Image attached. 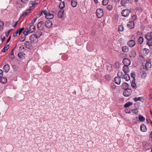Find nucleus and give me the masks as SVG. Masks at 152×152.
I'll return each instance as SVG.
<instances>
[{
    "instance_id": "338daca9",
    "label": "nucleus",
    "mask_w": 152,
    "mask_h": 152,
    "mask_svg": "<svg viewBox=\"0 0 152 152\" xmlns=\"http://www.w3.org/2000/svg\"><path fill=\"white\" fill-rule=\"evenodd\" d=\"M52 12H53L56 13L57 12V10H56V9L54 8L52 9Z\"/></svg>"
},
{
    "instance_id": "9b49d317",
    "label": "nucleus",
    "mask_w": 152,
    "mask_h": 152,
    "mask_svg": "<svg viewBox=\"0 0 152 152\" xmlns=\"http://www.w3.org/2000/svg\"><path fill=\"white\" fill-rule=\"evenodd\" d=\"M45 25L47 28H49L52 27L53 23L51 20H48L45 22Z\"/></svg>"
},
{
    "instance_id": "c9c22d12",
    "label": "nucleus",
    "mask_w": 152,
    "mask_h": 152,
    "mask_svg": "<svg viewBox=\"0 0 152 152\" xmlns=\"http://www.w3.org/2000/svg\"><path fill=\"white\" fill-rule=\"evenodd\" d=\"M24 29V28L23 27L21 28H19V29L17 30V31H18L19 35H20V34L23 31Z\"/></svg>"
},
{
    "instance_id": "6ab92c4d",
    "label": "nucleus",
    "mask_w": 152,
    "mask_h": 152,
    "mask_svg": "<svg viewBox=\"0 0 152 152\" xmlns=\"http://www.w3.org/2000/svg\"><path fill=\"white\" fill-rule=\"evenodd\" d=\"M141 131L143 132H146L147 131V128L146 126L144 124H142L140 127Z\"/></svg>"
},
{
    "instance_id": "ea45409f",
    "label": "nucleus",
    "mask_w": 152,
    "mask_h": 152,
    "mask_svg": "<svg viewBox=\"0 0 152 152\" xmlns=\"http://www.w3.org/2000/svg\"><path fill=\"white\" fill-rule=\"evenodd\" d=\"M105 78L108 81H109L111 80V77L110 75H105Z\"/></svg>"
},
{
    "instance_id": "39448f33",
    "label": "nucleus",
    "mask_w": 152,
    "mask_h": 152,
    "mask_svg": "<svg viewBox=\"0 0 152 152\" xmlns=\"http://www.w3.org/2000/svg\"><path fill=\"white\" fill-rule=\"evenodd\" d=\"M132 93V89L131 88H128L124 90L123 93V95L125 96L128 97Z\"/></svg>"
},
{
    "instance_id": "423d86ee",
    "label": "nucleus",
    "mask_w": 152,
    "mask_h": 152,
    "mask_svg": "<svg viewBox=\"0 0 152 152\" xmlns=\"http://www.w3.org/2000/svg\"><path fill=\"white\" fill-rule=\"evenodd\" d=\"M151 60L150 59H148V60H147L145 64V69L147 70H148L149 68H150L151 66ZM143 69H144L145 68V66L143 65Z\"/></svg>"
},
{
    "instance_id": "a18cd8bd",
    "label": "nucleus",
    "mask_w": 152,
    "mask_h": 152,
    "mask_svg": "<svg viewBox=\"0 0 152 152\" xmlns=\"http://www.w3.org/2000/svg\"><path fill=\"white\" fill-rule=\"evenodd\" d=\"M16 4L17 5V7L19 8H22L23 7V5L19 2H17Z\"/></svg>"
},
{
    "instance_id": "a878e982",
    "label": "nucleus",
    "mask_w": 152,
    "mask_h": 152,
    "mask_svg": "<svg viewBox=\"0 0 152 152\" xmlns=\"http://www.w3.org/2000/svg\"><path fill=\"white\" fill-rule=\"evenodd\" d=\"M122 88L124 89H126L129 88V85L126 83H123L121 85Z\"/></svg>"
},
{
    "instance_id": "412c9836",
    "label": "nucleus",
    "mask_w": 152,
    "mask_h": 152,
    "mask_svg": "<svg viewBox=\"0 0 152 152\" xmlns=\"http://www.w3.org/2000/svg\"><path fill=\"white\" fill-rule=\"evenodd\" d=\"M7 79L5 77L2 76L0 77V82L2 83L5 84L7 82Z\"/></svg>"
},
{
    "instance_id": "e433bc0d",
    "label": "nucleus",
    "mask_w": 152,
    "mask_h": 152,
    "mask_svg": "<svg viewBox=\"0 0 152 152\" xmlns=\"http://www.w3.org/2000/svg\"><path fill=\"white\" fill-rule=\"evenodd\" d=\"M65 7L64 2V1L61 2L59 5V8L61 9H62Z\"/></svg>"
},
{
    "instance_id": "4468645a",
    "label": "nucleus",
    "mask_w": 152,
    "mask_h": 152,
    "mask_svg": "<svg viewBox=\"0 0 152 152\" xmlns=\"http://www.w3.org/2000/svg\"><path fill=\"white\" fill-rule=\"evenodd\" d=\"M114 81L116 84L118 85H119L121 82V77L118 76L115 77Z\"/></svg>"
},
{
    "instance_id": "6e6d98bb",
    "label": "nucleus",
    "mask_w": 152,
    "mask_h": 152,
    "mask_svg": "<svg viewBox=\"0 0 152 152\" xmlns=\"http://www.w3.org/2000/svg\"><path fill=\"white\" fill-rule=\"evenodd\" d=\"M24 4H27L29 0H20Z\"/></svg>"
},
{
    "instance_id": "a211bd4d",
    "label": "nucleus",
    "mask_w": 152,
    "mask_h": 152,
    "mask_svg": "<svg viewBox=\"0 0 152 152\" xmlns=\"http://www.w3.org/2000/svg\"><path fill=\"white\" fill-rule=\"evenodd\" d=\"M25 54L22 52H20L18 54L19 58L21 60H23L25 58Z\"/></svg>"
},
{
    "instance_id": "2eb2a0df",
    "label": "nucleus",
    "mask_w": 152,
    "mask_h": 152,
    "mask_svg": "<svg viewBox=\"0 0 152 152\" xmlns=\"http://www.w3.org/2000/svg\"><path fill=\"white\" fill-rule=\"evenodd\" d=\"M127 25V26L129 27L130 29L133 28L134 27V22L132 20L129 21L128 22Z\"/></svg>"
},
{
    "instance_id": "4d7b16f0",
    "label": "nucleus",
    "mask_w": 152,
    "mask_h": 152,
    "mask_svg": "<svg viewBox=\"0 0 152 152\" xmlns=\"http://www.w3.org/2000/svg\"><path fill=\"white\" fill-rule=\"evenodd\" d=\"M37 17H36L35 18H34L33 20L31 21V23L32 24H33L36 21L37 19Z\"/></svg>"
},
{
    "instance_id": "79ce46f5",
    "label": "nucleus",
    "mask_w": 152,
    "mask_h": 152,
    "mask_svg": "<svg viewBox=\"0 0 152 152\" xmlns=\"http://www.w3.org/2000/svg\"><path fill=\"white\" fill-rule=\"evenodd\" d=\"M4 26V22L0 20V30H2Z\"/></svg>"
},
{
    "instance_id": "4c0bfd02",
    "label": "nucleus",
    "mask_w": 152,
    "mask_h": 152,
    "mask_svg": "<svg viewBox=\"0 0 152 152\" xmlns=\"http://www.w3.org/2000/svg\"><path fill=\"white\" fill-rule=\"evenodd\" d=\"M29 33H30V32L29 31L27 28L25 30L23 33L25 36L27 35Z\"/></svg>"
},
{
    "instance_id": "f704fd0d",
    "label": "nucleus",
    "mask_w": 152,
    "mask_h": 152,
    "mask_svg": "<svg viewBox=\"0 0 152 152\" xmlns=\"http://www.w3.org/2000/svg\"><path fill=\"white\" fill-rule=\"evenodd\" d=\"M139 119L140 121H143L145 120V118L143 116L141 115H139L138 116Z\"/></svg>"
},
{
    "instance_id": "c756f323",
    "label": "nucleus",
    "mask_w": 152,
    "mask_h": 152,
    "mask_svg": "<svg viewBox=\"0 0 152 152\" xmlns=\"http://www.w3.org/2000/svg\"><path fill=\"white\" fill-rule=\"evenodd\" d=\"M9 45H6L4 48L2 50V52H5L6 50H7L9 48Z\"/></svg>"
},
{
    "instance_id": "603ef678",
    "label": "nucleus",
    "mask_w": 152,
    "mask_h": 152,
    "mask_svg": "<svg viewBox=\"0 0 152 152\" xmlns=\"http://www.w3.org/2000/svg\"><path fill=\"white\" fill-rule=\"evenodd\" d=\"M131 84V86L134 89H136L137 88V86L136 85V84L135 83H132Z\"/></svg>"
},
{
    "instance_id": "f3484780",
    "label": "nucleus",
    "mask_w": 152,
    "mask_h": 152,
    "mask_svg": "<svg viewBox=\"0 0 152 152\" xmlns=\"http://www.w3.org/2000/svg\"><path fill=\"white\" fill-rule=\"evenodd\" d=\"M10 69V66L8 64H6L3 67V71L7 73L8 72Z\"/></svg>"
},
{
    "instance_id": "dca6fc26",
    "label": "nucleus",
    "mask_w": 152,
    "mask_h": 152,
    "mask_svg": "<svg viewBox=\"0 0 152 152\" xmlns=\"http://www.w3.org/2000/svg\"><path fill=\"white\" fill-rule=\"evenodd\" d=\"M122 70L125 73H128L130 71L129 66H124L123 67Z\"/></svg>"
},
{
    "instance_id": "f257e3e1",
    "label": "nucleus",
    "mask_w": 152,
    "mask_h": 152,
    "mask_svg": "<svg viewBox=\"0 0 152 152\" xmlns=\"http://www.w3.org/2000/svg\"><path fill=\"white\" fill-rule=\"evenodd\" d=\"M145 38L147 40V44L149 46H152V32L148 33L145 36Z\"/></svg>"
},
{
    "instance_id": "aec40b11",
    "label": "nucleus",
    "mask_w": 152,
    "mask_h": 152,
    "mask_svg": "<svg viewBox=\"0 0 152 152\" xmlns=\"http://www.w3.org/2000/svg\"><path fill=\"white\" fill-rule=\"evenodd\" d=\"M64 15V10H60L58 14V16L59 18H62Z\"/></svg>"
},
{
    "instance_id": "c85d7f7f",
    "label": "nucleus",
    "mask_w": 152,
    "mask_h": 152,
    "mask_svg": "<svg viewBox=\"0 0 152 152\" xmlns=\"http://www.w3.org/2000/svg\"><path fill=\"white\" fill-rule=\"evenodd\" d=\"M129 3L126 0H122L121 1V5L124 7H125L126 5V4Z\"/></svg>"
},
{
    "instance_id": "8fccbe9b",
    "label": "nucleus",
    "mask_w": 152,
    "mask_h": 152,
    "mask_svg": "<svg viewBox=\"0 0 152 152\" xmlns=\"http://www.w3.org/2000/svg\"><path fill=\"white\" fill-rule=\"evenodd\" d=\"M134 101L135 102H137L138 101H140L141 100V97H135L133 99Z\"/></svg>"
},
{
    "instance_id": "c03bdc74",
    "label": "nucleus",
    "mask_w": 152,
    "mask_h": 152,
    "mask_svg": "<svg viewBox=\"0 0 152 152\" xmlns=\"http://www.w3.org/2000/svg\"><path fill=\"white\" fill-rule=\"evenodd\" d=\"M110 87L113 90L115 89L116 88V86L114 83H111L110 85Z\"/></svg>"
},
{
    "instance_id": "7ed1b4c3",
    "label": "nucleus",
    "mask_w": 152,
    "mask_h": 152,
    "mask_svg": "<svg viewBox=\"0 0 152 152\" xmlns=\"http://www.w3.org/2000/svg\"><path fill=\"white\" fill-rule=\"evenodd\" d=\"M38 38L36 34H33L30 36L29 39L31 42L36 43L38 41Z\"/></svg>"
},
{
    "instance_id": "052dcab7",
    "label": "nucleus",
    "mask_w": 152,
    "mask_h": 152,
    "mask_svg": "<svg viewBox=\"0 0 152 152\" xmlns=\"http://www.w3.org/2000/svg\"><path fill=\"white\" fill-rule=\"evenodd\" d=\"M132 111L133 113H134L135 114H137L138 113V111L136 109H132Z\"/></svg>"
},
{
    "instance_id": "49530a36",
    "label": "nucleus",
    "mask_w": 152,
    "mask_h": 152,
    "mask_svg": "<svg viewBox=\"0 0 152 152\" xmlns=\"http://www.w3.org/2000/svg\"><path fill=\"white\" fill-rule=\"evenodd\" d=\"M114 65L116 69H118L120 67V64L119 62H116L114 64Z\"/></svg>"
},
{
    "instance_id": "5fc2aeb1",
    "label": "nucleus",
    "mask_w": 152,
    "mask_h": 152,
    "mask_svg": "<svg viewBox=\"0 0 152 152\" xmlns=\"http://www.w3.org/2000/svg\"><path fill=\"white\" fill-rule=\"evenodd\" d=\"M147 76V74L146 73H143L141 75V78L142 79H145Z\"/></svg>"
},
{
    "instance_id": "6e6552de",
    "label": "nucleus",
    "mask_w": 152,
    "mask_h": 152,
    "mask_svg": "<svg viewBox=\"0 0 152 152\" xmlns=\"http://www.w3.org/2000/svg\"><path fill=\"white\" fill-rule=\"evenodd\" d=\"M130 11L128 9L124 10L121 12V14L124 17H127L130 13Z\"/></svg>"
},
{
    "instance_id": "37998d69",
    "label": "nucleus",
    "mask_w": 152,
    "mask_h": 152,
    "mask_svg": "<svg viewBox=\"0 0 152 152\" xmlns=\"http://www.w3.org/2000/svg\"><path fill=\"white\" fill-rule=\"evenodd\" d=\"M118 30L119 31L122 32L124 30V27L123 26L120 25L118 27Z\"/></svg>"
},
{
    "instance_id": "13d9d810",
    "label": "nucleus",
    "mask_w": 152,
    "mask_h": 152,
    "mask_svg": "<svg viewBox=\"0 0 152 152\" xmlns=\"http://www.w3.org/2000/svg\"><path fill=\"white\" fill-rule=\"evenodd\" d=\"M46 11V10H42L41 11L39 12V16H40L41 15H42L43 14V13H44V12H45V11Z\"/></svg>"
},
{
    "instance_id": "a19ab883",
    "label": "nucleus",
    "mask_w": 152,
    "mask_h": 152,
    "mask_svg": "<svg viewBox=\"0 0 152 152\" xmlns=\"http://www.w3.org/2000/svg\"><path fill=\"white\" fill-rule=\"evenodd\" d=\"M109 2V0H103L102 1V4L103 5L106 6L107 5Z\"/></svg>"
},
{
    "instance_id": "e2e57ef3",
    "label": "nucleus",
    "mask_w": 152,
    "mask_h": 152,
    "mask_svg": "<svg viewBox=\"0 0 152 152\" xmlns=\"http://www.w3.org/2000/svg\"><path fill=\"white\" fill-rule=\"evenodd\" d=\"M131 76L133 78V79L134 78H135V74L134 72L131 73Z\"/></svg>"
},
{
    "instance_id": "f03ea898",
    "label": "nucleus",
    "mask_w": 152,
    "mask_h": 152,
    "mask_svg": "<svg viewBox=\"0 0 152 152\" xmlns=\"http://www.w3.org/2000/svg\"><path fill=\"white\" fill-rule=\"evenodd\" d=\"M44 15H45V18L48 19H53L54 17V14L51 13L49 10H46L45 12Z\"/></svg>"
},
{
    "instance_id": "7c9ffc66",
    "label": "nucleus",
    "mask_w": 152,
    "mask_h": 152,
    "mask_svg": "<svg viewBox=\"0 0 152 152\" xmlns=\"http://www.w3.org/2000/svg\"><path fill=\"white\" fill-rule=\"evenodd\" d=\"M138 58L140 62H141L143 64V62L144 61V57L142 56H139Z\"/></svg>"
},
{
    "instance_id": "0eeeda50",
    "label": "nucleus",
    "mask_w": 152,
    "mask_h": 152,
    "mask_svg": "<svg viewBox=\"0 0 152 152\" xmlns=\"http://www.w3.org/2000/svg\"><path fill=\"white\" fill-rule=\"evenodd\" d=\"M96 15L98 18L102 17L104 15L102 9L100 8L97 9L96 11Z\"/></svg>"
},
{
    "instance_id": "2f4dec72",
    "label": "nucleus",
    "mask_w": 152,
    "mask_h": 152,
    "mask_svg": "<svg viewBox=\"0 0 152 152\" xmlns=\"http://www.w3.org/2000/svg\"><path fill=\"white\" fill-rule=\"evenodd\" d=\"M132 104V103L131 102H129L126 103L124 106L125 108L128 107Z\"/></svg>"
},
{
    "instance_id": "680f3d73",
    "label": "nucleus",
    "mask_w": 152,
    "mask_h": 152,
    "mask_svg": "<svg viewBox=\"0 0 152 152\" xmlns=\"http://www.w3.org/2000/svg\"><path fill=\"white\" fill-rule=\"evenodd\" d=\"M137 17V16L136 15H133L132 16V18L133 20H136V19Z\"/></svg>"
},
{
    "instance_id": "4be33fe9",
    "label": "nucleus",
    "mask_w": 152,
    "mask_h": 152,
    "mask_svg": "<svg viewBox=\"0 0 152 152\" xmlns=\"http://www.w3.org/2000/svg\"><path fill=\"white\" fill-rule=\"evenodd\" d=\"M129 57L132 58H134L136 56V53L134 50L131 51L129 53Z\"/></svg>"
},
{
    "instance_id": "20e7f679",
    "label": "nucleus",
    "mask_w": 152,
    "mask_h": 152,
    "mask_svg": "<svg viewBox=\"0 0 152 152\" xmlns=\"http://www.w3.org/2000/svg\"><path fill=\"white\" fill-rule=\"evenodd\" d=\"M30 33H32L34 31L36 30L35 26L32 24V23H29L27 28Z\"/></svg>"
},
{
    "instance_id": "473e14b6",
    "label": "nucleus",
    "mask_w": 152,
    "mask_h": 152,
    "mask_svg": "<svg viewBox=\"0 0 152 152\" xmlns=\"http://www.w3.org/2000/svg\"><path fill=\"white\" fill-rule=\"evenodd\" d=\"M14 48H13L11 51V53L10 56V57L12 59H13L14 58L15 56L14 55L13 51Z\"/></svg>"
},
{
    "instance_id": "09e8293b",
    "label": "nucleus",
    "mask_w": 152,
    "mask_h": 152,
    "mask_svg": "<svg viewBox=\"0 0 152 152\" xmlns=\"http://www.w3.org/2000/svg\"><path fill=\"white\" fill-rule=\"evenodd\" d=\"M107 69L109 71H111L113 69L112 66L111 65L107 66Z\"/></svg>"
},
{
    "instance_id": "de8ad7c7",
    "label": "nucleus",
    "mask_w": 152,
    "mask_h": 152,
    "mask_svg": "<svg viewBox=\"0 0 152 152\" xmlns=\"http://www.w3.org/2000/svg\"><path fill=\"white\" fill-rule=\"evenodd\" d=\"M36 34L37 36L39 38L42 35V33L40 31H38Z\"/></svg>"
},
{
    "instance_id": "1a4fd4ad",
    "label": "nucleus",
    "mask_w": 152,
    "mask_h": 152,
    "mask_svg": "<svg viewBox=\"0 0 152 152\" xmlns=\"http://www.w3.org/2000/svg\"><path fill=\"white\" fill-rule=\"evenodd\" d=\"M123 63L124 66H129L131 63L130 60L128 58H124L123 59L122 61Z\"/></svg>"
},
{
    "instance_id": "f8f14e48",
    "label": "nucleus",
    "mask_w": 152,
    "mask_h": 152,
    "mask_svg": "<svg viewBox=\"0 0 152 152\" xmlns=\"http://www.w3.org/2000/svg\"><path fill=\"white\" fill-rule=\"evenodd\" d=\"M24 45L26 48L29 49H31L32 48V43L31 41H26L24 42Z\"/></svg>"
},
{
    "instance_id": "5701e85b",
    "label": "nucleus",
    "mask_w": 152,
    "mask_h": 152,
    "mask_svg": "<svg viewBox=\"0 0 152 152\" xmlns=\"http://www.w3.org/2000/svg\"><path fill=\"white\" fill-rule=\"evenodd\" d=\"M71 2V4L72 6L74 7H76L77 5V2L76 0H72Z\"/></svg>"
},
{
    "instance_id": "b1692460",
    "label": "nucleus",
    "mask_w": 152,
    "mask_h": 152,
    "mask_svg": "<svg viewBox=\"0 0 152 152\" xmlns=\"http://www.w3.org/2000/svg\"><path fill=\"white\" fill-rule=\"evenodd\" d=\"M123 77L126 81H128L130 79L129 75L127 73H125V74L123 75Z\"/></svg>"
},
{
    "instance_id": "69168bd1",
    "label": "nucleus",
    "mask_w": 152,
    "mask_h": 152,
    "mask_svg": "<svg viewBox=\"0 0 152 152\" xmlns=\"http://www.w3.org/2000/svg\"><path fill=\"white\" fill-rule=\"evenodd\" d=\"M3 74V71L0 69V77L2 76Z\"/></svg>"
},
{
    "instance_id": "393cba45",
    "label": "nucleus",
    "mask_w": 152,
    "mask_h": 152,
    "mask_svg": "<svg viewBox=\"0 0 152 152\" xmlns=\"http://www.w3.org/2000/svg\"><path fill=\"white\" fill-rule=\"evenodd\" d=\"M122 50L123 52L124 53H127L129 51V48L128 46H122Z\"/></svg>"
},
{
    "instance_id": "bf43d9fd",
    "label": "nucleus",
    "mask_w": 152,
    "mask_h": 152,
    "mask_svg": "<svg viewBox=\"0 0 152 152\" xmlns=\"http://www.w3.org/2000/svg\"><path fill=\"white\" fill-rule=\"evenodd\" d=\"M135 10L137 11H138L140 12H142V9L140 7H137L135 8Z\"/></svg>"
},
{
    "instance_id": "0e129e2a",
    "label": "nucleus",
    "mask_w": 152,
    "mask_h": 152,
    "mask_svg": "<svg viewBox=\"0 0 152 152\" xmlns=\"http://www.w3.org/2000/svg\"><path fill=\"white\" fill-rule=\"evenodd\" d=\"M18 31H16V32H15L12 35V37H15L16 36H17V34H18Z\"/></svg>"
},
{
    "instance_id": "9d476101",
    "label": "nucleus",
    "mask_w": 152,
    "mask_h": 152,
    "mask_svg": "<svg viewBox=\"0 0 152 152\" xmlns=\"http://www.w3.org/2000/svg\"><path fill=\"white\" fill-rule=\"evenodd\" d=\"M44 22L43 21L39 22L37 26V28L39 30L41 31L44 28Z\"/></svg>"
},
{
    "instance_id": "cd10ccee",
    "label": "nucleus",
    "mask_w": 152,
    "mask_h": 152,
    "mask_svg": "<svg viewBox=\"0 0 152 152\" xmlns=\"http://www.w3.org/2000/svg\"><path fill=\"white\" fill-rule=\"evenodd\" d=\"M37 4L35 1H30L29 4V6L30 8L31 7Z\"/></svg>"
},
{
    "instance_id": "864d4df0",
    "label": "nucleus",
    "mask_w": 152,
    "mask_h": 152,
    "mask_svg": "<svg viewBox=\"0 0 152 152\" xmlns=\"http://www.w3.org/2000/svg\"><path fill=\"white\" fill-rule=\"evenodd\" d=\"M143 50L144 51V53L146 54H147L149 52V50L146 48H144L143 49Z\"/></svg>"
},
{
    "instance_id": "bb28decb",
    "label": "nucleus",
    "mask_w": 152,
    "mask_h": 152,
    "mask_svg": "<svg viewBox=\"0 0 152 152\" xmlns=\"http://www.w3.org/2000/svg\"><path fill=\"white\" fill-rule=\"evenodd\" d=\"M143 38L142 37H140L137 40L138 43L139 44H141L143 42Z\"/></svg>"
},
{
    "instance_id": "72a5a7b5",
    "label": "nucleus",
    "mask_w": 152,
    "mask_h": 152,
    "mask_svg": "<svg viewBox=\"0 0 152 152\" xmlns=\"http://www.w3.org/2000/svg\"><path fill=\"white\" fill-rule=\"evenodd\" d=\"M107 7V10L109 11H111L113 8V5L110 4H108Z\"/></svg>"
},
{
    "instance_id": "58836bf2",
    "label": "nucleus",
    "mask_w": 152,
    "mask_h": 152,
    "mask_svg": "<svg viewBox=\"0 0 152 152\" xmlns=\"http://www.w3.org/2000/svg\"><path fill=\"white\" fill-rule=\"evenodd\" d=\"M30 10L31 9L26 10L25 12H23L22 14V16H27L28 15V13H29V12Z\"/></svg>"
},
{
    "instance_id": "774afa93",
    "label": "nucleus",
    "mask_w": 152,
    "mask_h": 152,
    "mask_svg": "<svg viewBox=\"0 0 152 152\" xmlns=\"http://www.w3.org/2000/svg\"><path fill=\"white\" fill-rule=\"evenodd\" d=\"M127 2H128L129 3L131 4L133 2V0H126Z\"/></svg>"
},
{
    "instance_id": "3c124183",
    "label": "nucleus",
    "mask_w": 152,
    "mask_h": 152,
    "mask_svg": "<svg viewBox=\"0 0 152 152\" xmlns=\"http://www.w3.org/2000/svg\"><path fill=\"white\" fill-rule=\"evenodd\" d=\"M149 96L151 99H152V89H150L149 91Z\"/></svg>"
},
{
    "instance_id": "ddd939ff",
    "label": "nucleus",
    "mask_w": 152,
    "mask_h": 152,
    "mask_svg": "<svg viewBox=\"0 0 152 152\" xmlns=\"http://www.w3.org/2000/svg\"><path fill=\"white\" fill-rule=\"evenodd\" d=\"M135 44L136 43L135 41L133 40H129L127 42V44L128 46L131 48L134 46Z\"/></svg>"
}]
</instances>
